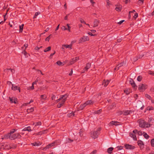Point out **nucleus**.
Returning a JSON list of instances; mask_svg holds the SVG:
<instances>
[{"mask_svg":"<svg viewBox=\"0 0 154 154\" xmlns=\"http://www.w3.org/2000/svg\"><path fill=\"white\" fill-rule=\"evenodd\" d=\"M138 122L139 123L140 127L142 128H148L151 125L149 123L147 122L145 120L142 119H139Z\"/></svg>","mask_w":154,"mask_h":154,"instance_id":"nucleus-1","label":"nucleus"},{"mask_svg":"<svg viewBox=\"0 0 154 154\" xmlns=\"http://www.w3.org/2000/svg\"><path fill=\"white\" fill-rule=\"evenodd\" d=\"M101 130L100 128H98L96 131H92L91 132V137L94 139H95L97 138L98 135L99 134V132Z\"/></svg>","mask_w":154,"mask_h":154,"instance_id":"nucleus-2","label":"nucleus"},{"mask_svg":"<svg viewBox=\"0 0 154 154\" xmlns=\"http://www.w3.org/2000/svg\"><path fill=\"white\" fill-rule=\"evenodd\" d=\"M147 88V85L141 84L139 85L138 90L140 91H143Z\"/></svg>","mask_w":154,"mask_h":154,"instance_id":"nucleus-3","label":"nucleus"},{"mask_svg":"<svg viewBox=\"0 0 154 154\" xmlns=\"http://www.w3.org/2000/svg\"><path fill=\"white\" fill-rule=\"evenodd\" d=\"M89 38L88 36H83L79 40V43H82L87 41H89Z\"/></svg>","mask_w":154,"mask_h":154,"instance_id":"nucleus-4","label":"nucleus"},{"mask_svg":"<svg viewBox=\"0 0 154 154\" xmlns=\"http://www.w3.org/2000/svg\"><path fill=\"white\" fill-rule=\"evenodd\" d=\"M21 137V136L19 133H17L13 134L11 135V140H12L16 138H20Z\"/></svg>","mask_w":154,"mask_h":154,"instance_id":"nucleus-5","label":"nucleus"},{"mask_svg":"<svg viewBox=\"0 0 154 154\" xmlns=\"http://www.w3.org/2000/svg\"><path fill=\"white\" fill-rule=\"evenodd\" d=\"M68 97V95L67 94L64 95H61L60 98L57 100V102L58 103L60 101H62V100H63L64 99L66 100Z\"/></svg>","mask_w":154,"mask_h":154,"instance_id":"nucleus-6","label":"nucleus"},{"mask_svg":"<svg viewBox=\"0 0 154 154\" xmlns=\"http://www.w3.org/2000/svg\"><path fill=\"white\" fill-rule=\"evenodd\" d=\"M11 89L12 90L14 91H16V90H18L19 92H20V87L19 86H16L14 84H12V87L11 88Z\"/></svg>","mask_w":154,"mask_h":154,"instance_id":"nucleus-7","label":"nucleus"},{"mask_svg":"<svg viewBox=\"0 0 154 154\" xmlns=\"http://www.w3.org/2000/svg\"><path fill=\"white\" fill-rule=\"evenodd\" d=\"M138 145L139 146L141 149H142L144 148V144L141 140H138L137 142Z\"/></svg>","mask_w":154,"mask_h":154,"instance_id":"nucleus-8","label":"nucleus"},{"mask_svg":"<svg viewBox=\"0 0 154 154\" xmlns=\"http://www.w3.org/2000/svg\"><path fill=\"white\" fill-rule=\"evenodd\" d=\"M79 57H76L75 58H73L70 60L69 62L70 64L72 65V64L76 62L78 60H79Z\"/></svg>","mask_w":154,"mask_h":154,"instance_id":"nucleus-9","label":"nucleus"},{"mask_svg":"<svg viewBox=\"0 0 154 154\" xmlns=\"http://www.w3.org/2000/svg\"><path fill=\"white\" fill-rule=\"evenodd\" d=\"M11 135H11L9 133H8L7 134H6L4 135L3 137H2V139H8V138H9L10 139H11Z\"/></svg>","mask_w":154,"mask_h":154,"instance_id":"nucleus-10","label":"nucleus"},{"mask_svg":"<svg viewBox=\"0 0 154 154\" xmlns=\"http://www.w3.org/2000/svg\"><path fill=\"white\" fill-rule=\"evenodd\" d=\"M125 147L127 149H134L135 148V146L128 144H125Z\"/></svg>","mask_w":154,"mask_h":154,"instance_id":"nucleus-11","label":"nucleus"},{"mask_svg":"<svg viewBox=\"0 0 154 154\" xmlns=\"http://www.w3.org/2000/svg\"><path fill=\"white\" fill-rule=\"evenodd\" d=\"M66 101V100H65V99H64L63 100H62L59 102L57 105V107L58 108L60 107L63 105Z\"/></svg>","mask_w":154,"mask_h":154,"instance_id":"nucleus-12","label":"nucleus"},{"mask_svg":"<svg viewBox=\"0 0 154 154\" xmlns=\"http://www.w3.org/2000/svg\"><path fill=\"white\" fill-rule=\"evenodd\" d=\"M66 101V100H65V99H64L63 100H62L59 102L57 105V107L58 108L60 107L63 105Z\"/></svg>","mask_w":154,"mask_h":154,"instance_id":"nucleus-13","label":"nucleus"},{"mask_svg":"<svg viewBox=\"0 0 154 154\" xmlns=\"http://www.w3.org/2000/svg\"><path fill=\"white\" fill-rule=\"evenodd\" d=\"M142 106H141L140 108V109L141 110H142L143 109L144 107V106L143 105H142V102L140 101H139L137 102V106L138 107H140Z\"/></svg>","mask_w":154,"mask_h":154,"instance_id":"nucleus-14","label":"nucleus"},{"mask_svg":"<svg viewBox=\"0 0 154 154\" xmlns=\"http://www.w3.org/2000/svg\"><path fill=\"white\" fill-rule=\"evenodd\" d=\"M86 106L85 103L83 104H81L79 107L78 108L77 111H79L80 110H82Z\"/></svg>","mask_w":154,"mask_h":154,"instance_id":"nucleus-15","label":"nucleus"},{"mask_svg":"<svg viewBox=\"0 0 154 154\" xmlns=\"http://www.w3.org/2000/svg\"><path fill=\"white\" fill-rule=\"evenodd\" d=\"M129 83L134 88H136L137 87L136 86L135 83L132 79H131L129 81Z\"/></svg>","mask_w":154,"mask_h":154,"instance_id":"nucleus-16","label":"nucleus"},{"mask_svg":"<svg viewBox=\"0 0 154 154\" xmlns=\"http://www.w3.org/2000/svg\"><path fill=\"white\" fill-rule=\"evenodd\" d=\"M100 23V21L97 19H95L94 21V26L93 27H96L98 26L99 24Z\"/></svg>","mask_w":154,"mask_h":154,"instance_id":"nucleus-17","label":"nucleus"},{"mask_svg":"<svg viewBox=\"0 0 154 154\" xmlns=\"http://www.w3.org/2000/svg\"><path fill=\"white\" fill-rule=\"evenodd\" d=\"M94 101H93L92 100H88L85 103L86 106L90 105L93 104L94 103Z\"/></svg>","mask_w":154,"mask_h":154,"instance_id":"nucleus-18","label":"nucleus"},{"mask_svg":"<svg viewBox=\"0 0 154 154\" xmlns=\"http://www.w3.org/2000/svg\"><path fill=\"white\" fill-rule=\"evenodd\" d=\"M72 45L71 44L70 45H62V48L63 49H64V48H70L72 49Z\"/></svg>","mask_w":154,"mask_h":154,"instance_id":"nucleus-19","label":"nucleus"},{"mask_svg":"<svg viewBox=\"0 0 154 154\" xmlns=\"http://www.w3.org/2000/svg\"><path fill=\"white\" fill-rule=\"evenodd\" d=\"M132 112V111L131 110H123V115L124 116H127L128 115L130 114Z\"/></svg>","mask_w":154,"mask_h":154,"instance_id":"nucleus-20","label":"nucleus"},{"mask_svg":"<svg viewBox=\"0 0 154 154\" xmlns=\"http://www.w3.org/2000/svg\"><path fill=\"white\" fill-rule=\"evenodd\" d=\"M9 98L11 103H16V101H17V99L14 97H13L11 98L10 97Z\"/></svg>","mask_w":154,"mask_h":154,"instance_id":"nucleus-21","label":"nucleus"},{"mask_svg":"<svg viewBox=\"0 0 154 154\" xmlns=\"http://www.w3.org/2000/svg\"><path fill=\"white\" fill-rule=\"evenodd\" d=\"M116 107V104L115 103H112L111 105L109 106L107 109L109 110L113 109L114 107Z\"/></svg>","mask_w":154,"mask_h":154,"instance_id":"nucleus-22","label":"nucleus"},{"mask_svg":"<svg viewBox=\"0 0 154 154\" xmlns=\"http://www.w3.org/2000/svg\"><path fill=\"white\" fill-rule=\"evenodd\" d=\"M124 63V62L121 63H119L117 66L114 69V70H118L119 69V68L123 66Z\"/></svg>","mask_w":154,"mask_h":154,"instance_id":"nucleus-23","label":"nucleus"},{"mask_svg":"<svg viewBox=\"0 0 154 154\" xmlns=\"http://www.w3.org/2000/svg\"><path fill=\"white\" fill-rule=\"evenodd\" d=\"M91 66V63H87L86 64V66L85 67V68L84 69V70H85L84 72H85V71H87V70L90 68Z\"/></svg>","mask_w":154,"mask_h":154,"instance_id":"nucleus-24","label":"nucleus"},{"mask_svg":"<svg viewBox=\"0 0 154 154\" xmlns=\"http://www.w3.org/2000/svg\"><path fill=\"white\" fill-rule=\"evenodd\" d=\"M119 123V122H117V121H112L110 122L109 124L111 125L117 126L119 125V124H118V123Z\"/></svg>","mask_w":154,"mask_h":154,"instance_id":"nucleus-25","label":"nucleus"},{"mask_svg":"<svg viewBox=\"0 0 154 154\" xmlns=\"http://www.w3.org/2000/svg\"><path fill=\"white\" fill-rule=\"evenodd\" d=\"M54 143H51V144H48L44 148V149H49V148L52 147L53 146H54Z\"/></svg>","mask_w":154,"mask_h":154,"instance_id":"nucleus-26","label":"nucleus"},{"mask_svg":"<svg viewBox=\"0 0 154 154\" xmlns=\"http://www.w3.org/2000/svg\"><path fill=\"white\" fill-rule=\"evenodd\" d=\"M109 80H104L102 85L106 87L109 84Z\"/></svg>","mask_w":154,"mask_h":154,"instance_id":"nucleus-27","label":"nucleus"},{"mask_svg":"<svg viewBox=\"0 0 154 154\" xmlns=\"http://www.w3.org/2000/svg\"><path fill=\"white\" fill-rule=\"evenodd\" d=\"M122 6L121 5H117L116 8L115 10L118 11H120L122 9Z\"/></svg>","mask_w":154,"mask_h":154,"instance_id":"nucleus-28","label":"nucleus"},{"mask_svg":"<svg viewBox=\"0 0 154 154\" xmlns=\"http://www.w3.org/2000/svg\"><path fill=\"white\" fill-rule=\"evenodd\" d=\"M130 136L131 137L133 138V140H137V138L136 137L135 134L134 133H130Z\"/></svg>","mask_w":154,"mask_h":154,"instance_id":"nucleus-29","label":"nucleus"},{"mask_svg":"<svg viewBox=\"0 0 154 154\" xmlns=\"http://www.w3.org/2000/svg\"><path fill=\"white\" fill-rule=\"evenodd\" d=\"M23 131H32V130L31 129V127L30 126H28L27 127H25L22 130Z\"/></svg>","mask_w":154,"mask_h":154,"instance_id":"nucleus-30","label":"nucleus"},{"mask_svg":"<svg viewBox=\"0 0 154 154\" xmlns=\"http://www.w3.org/2000/svg\"><path fill=\"white\" fill-rule=\"evenodd\" d=\"M131 92V90L130 89H127L124 90V92L127 95L129 94Z\"/></svg>","mask_w":154,"mask_h":154,"instance_id":"nucleus-31","label":"nucleus"},{"mask_svg":"<svg viewBox=\"0 0 154 154\" xmlns=\"http://www.w3.org/2000/svg\"><path fill=\"white\" fill-rule=\"evenodd\" d=\"M113 149V147H110L107 150V152L109 154H111L112 153V150Z\"/></svg>","mask_w":154,"mask_h":154,"instance_id":"nucleus-32","label":"nucleus"},{"mask_svg":"<svg viewBox=\"0 0 154 154\" xmlns=\"http://www.w3.org/2000/svg\"><path fill=\"white\" fill-rule=\"evenodd\" d=\"M10 70L11 72L13 73H14V70L13 69H4V72H7L8 71V70Z\"/></svg>","mask_w":154,"mask_h":154,"instance_id":"nucleus-33","label":"nucleus"},{"mask_svg":"<svg viewBox=\"0 0 154 154\" xmlns=\"http://www.w3.org/2000/svg\"><path fill=\"white\" fill-rule=\"evenodd\" d=\"M84 130L82 129H81L80 130V131L79 132V134L80 136L81 137H82L83 136V132Z\"/></svg>","mask_w":154,"mask_h":154,"instance_id":"nucleus-34","label":"nucleus"},{"mask_svg":"<svg viewBox=\"0 0 154 154\" xmlns=\"http://www.w3.org/2000/svg\"><path fill=\"white\" fill-rule=\"evenodd\" d=\"M32 145L33 146H38L41 144V143L40 142L39 143H37V142H34L32 143H31Z\"/></svg>","mask_w":154,"mask_h":154,"instance_id":"nucleus-35","label":"nucleus"},{"mask_svg":"<svg viewBox=\"0 0 154 154\" xmlns=\"http://www.w3.org/2000/svg\"><path fill=\"white\" fill-rule=\"evenodd\" d=\"M24 24H22L21 26H19V31L20 32H22L23 30V26H24Z\"/></svg>","mask_w":154,"mask_h":154,"instance_id":"nucleus-36","label":"nucleus"},{"mask_svg":"<svg viewBox=\"0 0 154 154\" xmlns=\"http://www.w3.org/2000/svg\"><path fill=\"white\" fill-rule=\"evenodd\" d=\"M144 137L146 139H148L149 136L145 132H143V133Z\"/></svg>","mask_w":154,"mask_h":154,"instance_id":"nucleus-37","label":"nucleus"},{"mask_svg":"<svg viewBox=\"0 0 154 154\" xmlns=\"http://www.w3.org/2000/svg\"><path fill=\"white\" fill-rule=\"evenodd\" d=\"M47 98V96L46 95H41V100H45Z\"/></svg>","mask_w":154,"mask_h":154,"instance_id":"nucleus-38","label":"nucleus"},{"mask_svg":"<svg viewBox=\"0 0 154 154\" xmlns=\"http://www.w3.org/2000/svg\"><path fill=\"white\" fill-rule=\"evenodd\" d=\"M51 49V47L49 46L44 50V52H47L49 51Z\"/></svg>","mask_w":154,"mask_h":154,"instance_id":"nucleus-39","label":"nucleus"},{"mask_svg":"<svg viewBox=\"0 0 154 154\" xmlns=\"http://www.w3.org/2000/svg\"><path fill=\"white\" fill-rule=\"evenodd\" d=\"M34 109L33 108H31L30 109H28L27 110V112L28 113H30L31 112H32L34 111Z\"/></svg>","mask_w":154,"mask_h":154,"instance_id":"nucleus-40","label":"nucleus"},{"mask_svg":"<svg viewBox=\"0 0 154 154\" xmlns=\"http://www.w3.org/2000/svg\"><path fill=\"white\" fill-rule=\"evenodd\" d=\"M145 96L149 100H151L152 99V98L150 96L147 94H145Z\"/></svg>","mask_w":154,"mask_h":154,"instance_id":"nucleus-41","label":"nucleus"},{"mask_svg":"<svg viewBox=\"0 0 154 154\" xmlns=\"http://www.w3.org/2000/svg\"><path fill=\"white\" fill-rule=\"evenodd\" d=\"M16 130H17L16 129H12L10 131V132L9 133L11 135V134L14 133Z\"/></svg>","mask_w":154,"mask_h":154,"instance_id":"nucleus-42","label":"nucleus"},{"mask_svg":"<svg viewBox=\"0 0 154 154\" xmlns=\"http://www.w3.org/2000/svg\"><path fill=\"white\" fill-rule=\"evenodd\" d=\"M142 78H143L142 76H139L137 77V80L139 82H140L142 80Z\"/></svg>","mask_w":154,"mask_h":154,"instance_id":"nucleus-43","label":"nucleus"},{"mask_svg":"<svg viewBox=\"0 0 154 154\" xmlns=\"http://www.w3.org/2000/svg\"><path fill=\"white\" fill-rule=\"evenodd\" d=\"M151 144L152 146H154V138L152 139L151 140Z\"/></svg>","mask_w":154,"mask_h":154,"instance_id":"nucleus-44","label":"nucleus"},{"mask_svg":"<svg viewBox=\"0 0 154 154\" xmlns=\"http://www.w3.org/2000/svg\"><path fill=\"white\" fill-rule=\"evenodd\" d=\"M42 125V122H35V126H36L38 125L40 126Z\"/></svg>","mask_w":154,"mask_h":154,"instance_id":"nucleus-45","label":"nucleus"},{"mask_svg":"<svg viewBox=\"0 0 154 154\" xmlns=\"http://www.w3.org/2000/svg\"><path fill=\"white\" fill-rule=\"evenodd\" d=\"M138 59V57H135L132 58L131 59L134 62H135L136 61H137Z\"/></svg>","mask_w":154,"mask_h":154,"instance_id":"nucleus-46","label":"nucleus"},{"mask_svg":"<svg viewBox=\"0 0 154 154\" xmlns=\"http://www.w3.org/2000/svg\"><path fill=\"white\" fill-rule=\"evenodd\" d=\"M28 46V45L27 44H25L24 45V47H22V49L23 50V49H25V50H26V48Z\"/></svg>","mask_w":154,"mask_h":154,"instance_id":"nucleus-47","label":"nucleus"},{"mask_svg":"<svg viewBox=\"0 0 154 154\" xmlns=\"http://www.w3.org/2000/svg\"><path fill=\"white\" fill-rule=\"evenodd\" d=\"M147 110H152L153 109V108L152 106H148L147 107Z\"/></svg>","mask_w":154,"mask_h":154,"instance_id":"nucleus-48","label":"nucleus"},{"mask_svg":"<svg viewBox=\"0 0 154 154\" xmlns=\"http://www.w3.org/2000/svg\"><path fill=\"white\" fill-rule=\"evenodd\" d=\"M47 131V130H43V131H40V132H39L41 134V135L43 134H44L45 133H46V132Z\"/></svg>","mask_w":154,"mask_h":154,"instance_id":"nucleus-49","label":"nucleus"},{"mask_svg":"<svg viewBox=\"0 0 154 154\" xmlns=\"http://www.w3.org/2000/svg\"><path fill=\"white\" fill-rule=\"evenodd\" d=\"M56 63L59 66L62 65V63L60 61L58 60L57 61Z\"/></svg>","mask_w":154,"mask_h":154,"instance_id":"nucleus-50","label":"nucleus"},{"mask_svg":"<svg viewBox=\"0 0 154 154\" xmlns=\"http://www.w3.org/2000/svg\"><path fill=\"white\" fill-rule=\"evenodd\" d=\"M101 111H102V109H99L98 110L96 111L95 112V113L97 114H99L101 112Z\"/></svg>","mask_w":154,"mask_h":154,"instance_id":"nucleus-51","label":"nucleus"},{"mask_svg":"<svg viewBox=\"0 0 154 154\" xmlns=\"http://www.w3.org/2000/svg\"><path fill=\"white\" fill-rule=\"evenodd\" d=\"M51 35V34H50L46 38L45 40L46 41H49L50 39L51 38L50 36Z\"/></svg>","mask_w":154,"mask_h":154,"instance_id":"nucleus-52","label":"nucleus"},{"mask_svg":"<svg viewBox=\"0 0 154 154\" xmlns=\"http://www.w3.org/2000/svg\"><path fill=\"white\" fill-rule=\"evenodd\" d=\"M55 53H56L55 51H54V52L53 53H51V54H50V56L49 57V58L51 59L52 58V57L55 54Z\"/></svg>","mask_w":154,"mask_h":154,"instance_id":"nucleus-53","label":"nucleus"},{"mask_svg":"<svg viewBox=\"0 0 154 154\" xmlns=\"http://www.w3.org/2000/svg\"><path fill=\"white\" fill-rule=\"evenodd\" d=\"M148 73L150 75H151L153 76H154V72L151 71H149L148 72Z\"/></svg>","mask_w":154,"mask_h":154,"instance_id":"nucleus-54","label":"nucleus"},{"mask_svg":"<svg viewBox=\"0 0 154 154\" xmlns=\"http://www.w3.org/2000/svg\"><path fill=\"white\" fill-rule=\"evenodd\" d=\"M118 113L119 115H120L122 114L123 115V111H120L118 112Z\"/></svg>","mask_w":154,"mask_h":154,"instance_id":"nucleus-55","label":"nucleus"},{"mask_svg":"<svg viewBox=\"0 0 154 154\" xmlns=\"http://www.w3.org/2000/svg\"><path fill=\"white\" fill-rule=\"evenodd\" d=\"M137 133L139 135H142L143 133L141 131H138Z\"/></svg>","mask_w":154,"mask_h":154,"instance_id":"nucleus-56","label":"nucleus"},{"mask_svg":"<svg viewBox=\"0 0 154 154\" xmlns=\"http://www.w3.org/2000/svg\"><path fill=\"white\" fill-rule=\"evenodd\" d=\"M138 16V14L137 13H135L134 16V17L136 19L137 17Z\"/></svg>","mask_w":154,"mask_h":154,"instance_id":"nucleus-57","label":"nucleus"},{"mask_svg":"<svg viewBox=\"0 0 154 154\" xmlns=\"http://www.w3.org/2000/svg\"><path fill=\"white\" fill-rule=\"evenodd\" d=\"M118 150H121L122 149L123 147L122 146H118L117 147Z\"/></svg>","mask_w":154,"mask_h":154,"instance_id":"nucleus-58","label":"nucleus"},{"mask_svg":"<svg viewBox=\"0 0 154 154\" xmlns=\"http://www.w3.org/2000/svg\"><path fill=\"white\" fill-rule=\"evenodd\" d=\"M97 151L96 150H94L93 152H91L90 154H96L97 153Z\"/></svg>","mask_w":154,"mask_h":154,"instance_id":"nucleus-59","label":"nucleus"},{"mask_svg":"<svg viewBox=\"0 0 154 154\" xmlns=\"http://www.w3.org/2000/svg\"><path fill=\"white\" fill-rule=\"evenodd\" d=\"M80 22L82 23H84L85 24H86L85 22L83 19H81L80 20Z\"/></svg>","mask_w":154,"mask_h":154,"instance_id":"nucleus-60","label":"nucleus"},{"mask_svg":"<svg viewBox=\"0 0 154 154\" xmlns=\"http://www.w3.org/2000/svg\"><path fill=\"white\" fill-rule=\"evenodd\" d=\"M122 38H119L117 39V42H120L122 41Z\"/></svg>","mask_w":154,"mask_h":154,"instance_id":"nucleus-61","label":"nucleus"},{"mask_svg":"<svg viewBox=\"0 0 154 154\" xmlns=\"http://www.w3.org/2000/svg\"><path fill=\"white\" fill-rule=\"evenodd\" d=\"M138 131L137 130H134L133 131V133H134L135 134L137 133Z\"/></svg>","mask_w":154,"mask_h":154,"instance_id":"nucleus-62","label":"nucleus"},{"mask_svg":"<svg viewBox=\"0 0 154 154\" xmlns=\"http://www.w3.org/2000/svg\"><path fill=\"white\" fill-rule=\"evenodd\" d=\"M23 54L25 55L26 56V54H27V53L26 52V51L25 49H23Z\"/></svg>","mask_w":154,"mask_h":154,"instance_id":"nucleus-63","label":"nucleus"},{"mask_svg":"<svg viewBox=\"0 0 154 154\" xmlns=\"http://www.w3.org/2000/svg\"><path fill=\"white\" fill-rule=\"evenodd\" d=\"M88 34L90 35L91 36H95L96 35L95 34H93L92 32H89L88 33Z\"/></svg>","mask_w":154,"mask_h":154,"instance_id":"nucleus-64","label":"nucleus"}]
</instances>
